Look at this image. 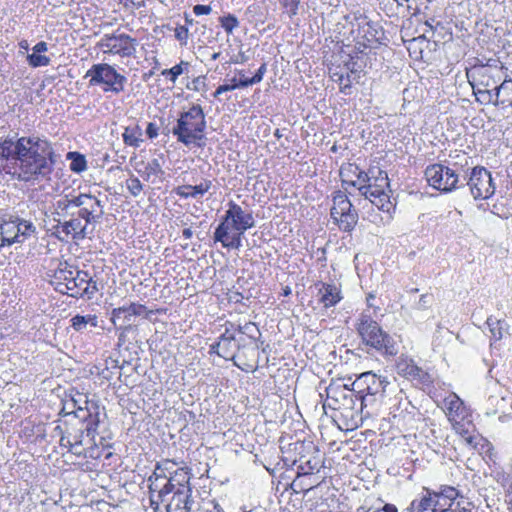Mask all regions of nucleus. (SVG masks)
I'll list each match as a JSON object with an SVG mask.
<instances>
[{"label": "nucleus", "instance_id": "obj_1", "mask_svg": "<svg viewBox=\"0 0 512 512\" xmlns=\"http://www.w3.org/2000/svg\"><path fill=\"white\" fill-rule=\"evenodd\" d=\"M58 157L53 144L45 137L0 138V159L14 161V175L23 182L35 184L50 180Z\"/></svg>", "mask_w": 512, "mask_h": 512}, {"label": "nucleus", "instance_id": "obj_2", "mask_svg": "<svg viewBox=\"0 0 512 512\" xmlns=\"http://www.w3.org/2000/svg\"><path fill=\"white\" fill-rule=\"evenodd\" d=\"M342 186L355 187L364 200H369L379 210L390 213L393 204L386 189L389 188L387 172L379 167H370L367 171L361 170L356 164L348 163L340 168Z\"/></svg>", "mask_w": 512, "mask_h": 512}, {"label": "nucleus", "instance_id": "obj_3", "mask_svg": "<svg viewBox=\"0 0 512 512\" xmlns=\"http://www.w3.org/2000/svg\"><path fill=\"white\" fill-rule=\"evenodd\" d=\"M149 477L150 504L155 512H190L194 503L189 478Z\"/></svg>", "mask_w": 512, "mask_h": 512}, {"label": "nucleus", "instance_id": "obj_4", "mask_svg": "<svg viewBox=\"0 0 512 512\" xmlns=\"http://www.w3.org/2000/svg\"><path fill=\"white\" fill-rule=\"evenodd\" d=\"M47 275L56 291L70 297L92 299L98 291L97 282L87 271L79 270L67 261L57 260L56 267Z\"/></svg>", "mask_w": 512, "mask_h": 512}, {"label": "nucleus", "instance_id": "obj_5", "mask_svg": "<svg viewBox=\"0 0 512 512\" xmlns=\"http://www.w3.org/2000/svg\"><path fill=\"white\" fill-rule=\"evenodd\" d=\"M504 69L500 61L490 60L487 64L474 65L467 70V79L477 102L484 105L494 102V92L503 78Z\"/></svg>", "mask_w": 512, "mask_h": 512}, {"label": "nucleus", "instance_id": "obj_6", "mask_svg": "<svg viewBox=\"0 0 512 512\" xmlns=\"http://www.w3.org/2000/svg\"><path fill=\"white\" fill-rule=\"evenodd\" d=\"M205 129L206 119L204 111L200 105L193 104L188 111L180 113L172 133L177 137V141L185 146L196 144L201 147L204 145Z\"/></svg>", "mask_w": 512, "mask_h": 512}, {"label": "nucleus", "instance_id": "obj_7", "mask_svg": "<svg viewBox=\"0 0 512 512\" xmlns=\"http://www.w3.org/2000/svg\"><path fill=\"white\" fill-rule=\"evenodd\" d=\"M357 331L365 345L389 356H394L398 353L396 342L370 316L361 315Z\"/></svg>", "mask_w": 512, "mask_h": 512}, {"label": "nucleus", "instance_id": "obj_8", "mask_svg": "<svg viewBox=\"0 0 512 512\" xmlns=\"http://www.w3.org/2000/svg\"><path fill=\"white\" fill-rule=\"evenodd\" d=\"M76 206H84L94 214L95 220L99 223L104 215L103 203L97 197L86 194H65L60 197L54 204V214L58 217L67 218V216L73 214V210Z\"/></svg>", "mask_w": 512, "mask_h": 512}, {"label": "nucleus", "instance_id": "obj_9", "mask_svg": "<svg viewBox=\"0 0 512 512\" xmlns=\"http://www.w3.org/2000/svg\"><path fill=\"white\" fill-rule=\"evenodd\" d=\"M67 405L72 406L75 419L87 422V436L94 438L100 424V407L97 401L88 399L84 393L76 392Z\"/></svg>", "mask_w": 512, "mask_h": 512}, {"label": "nucleus", "instance_id": "obj_10", "mask_svg": "<svg viewBox=\"0 0 512 512\" xmlns=\"http://www.w3.org/2000/svg\"><path fill=\"white\" fill-rule=\"evenodd\" d=\"M85 78H90V86L105 85L103 91L114 94L121 93L127 82V78L124 75L118 73L113 66L107 63L92 65L86 72Z\"/></svg>", "mask_w": 512, "mask_h": 512}, {"label": "nucleus", "instance_id": "obj_11", "mask_svg": "<svg viewBox=\"0 0 512 512\" xmlns=\"http://www.w3.org/2000/svg\"><path fill=\"white\" fill-rule=\"evenodd\" d=\"M358 401L359 399L354 387L349 389L345 384L331 383L326 388L324 407L343 411L346 417H353V411Z\"/></svg>", "mask_w": 512, "mask_h": 512}, {"label": "nucleus", "instance_id": "obj_12", "mask_svg": "<svg viewBox=\"0 0 512 512\" xmlns=\"http://www.w3.org/2000/svg\"><path fill=\"white\" fill-rule=\"evenodd\" d=\"M388 382L381 379L372 372L362 373L352 384L360 402V409L363 410L369 404L376 401V397H383L385 386Z\"/></svg>", "mask_w": 512, "mask_h": 512}, {"label": "nucleus", "instance_id": "obj_13", "mask_svg": "<svg viewBox=\"0 0 512 512\" xmlns=\"http://www.w3.org/2000/svg\"><path fill=\"white\" fill-rule=\"evenodd\" d=\"M330 214L340 230L345 232H351L358 222L357 211L353 209L352 203L342 191L334 193Z\"/></svg>", "mask_w": 512, "mask_h": 512}, {"label": "nucleus", "instance_id": "obj_14", "mask_svg": "<svg viewBox=\"0 0 512 512\" xmlns=\"http://www.w3.org/2000/svg\"><path fill=\"white\" fill-rule=\"evenodd\" d=\"M138 41L125 33L104 34L96 47L103 53L119 55L122 58L134 57Z\"/></svg>", "mask_w": 512, "mask_h": 512}, {"label": "nucleus", "instance_id": "obj_15", "mask_svg": "<svg viewBox=\"0 0 512 512\" xmlns=\"http://www.w3.org/2000/svg\"><path fill=\"white\" fill-rule=\"evenodd\" d=\"M425 178L431 187L442 192H451L460 187L458 186L459 175L455 170L440 163L427 166Z\"/></svg>", "mask_w": 512, "mask_h": 512}, {"label": "nucleus", "instance_id": "obj_16", "mask_svg": "<svg viewBox=\"0 0 512 512\" xmlns=\"http://www.w3.org/2000/svg\"><path fill=\"white\" fill-rule=\"evenodd\" d=\"M466 185L475 200L489 199L494 195L496 189L490 171L482 166L471 169Z\"/></svg>", "mask_w": 512, "mask_h": 512}, {"label": "nucleus", "instance_id": "obj_17", "mask_svg": "<svg viewBox=\"0 0 512 512\" xmlns=\"http://www.w3.org/2000/svg\"><path fill=\"white\" fill-rule=\"evenodd\" d=\"M55 221L57 224L54 226V234L61 241H67L69 238L75 241L83 240L88 234L87 224L76 216L75 210L67 218L59 217Z\"/></svg>", "mask_w": 512, "mask_h": 512}, {"label": "nucleus", "instance_id": "obj_18", "mask_svg": "<svg viewBox=\"0 0 512 512\" xmlns=\"http://www.w3.org/2000/svg\"><path fill=\"white\" fill-rule=\"evenodd\" d=\"M443 409L457 433L462 435L468 433L467 426L471 425L470 421H465L468 411L463 401L455 393H451L443 400Z\"/></svg>", "mask_w": 512, "mask_h": 512}, {"label": "nucleus", "instance_id": "obj_19", "mask_svg": "<svg viewBox=\"0 0 512 512\" xmlns=\"http://www.w3.org/2000/svg\"><path fill=\"white\" fill-rule=\"evenodd\" d=\"M220 223L226 224L227 227L233 230L247 231L254 227L255 220L251 212L244 211L241 206L230 201L228 203V210L225 212Z\"/></svg>", "mask_w": 512, "mask_h": 512}, {"label": "nucleus", "instance_id": "obj_20", "mask_svg": "<svg viewBox=\"0 0 512 512\" xmlns=\"http://www.w3.org/2000/svg\"><path fill=\"white\" fill-rule=\"evenodd\" d=\"M496 391L494 394H491L487 399V405L490 409V413H503L499 417L501 422H505L510 418L506 411L508 407L512 410V394L505 388L499 386L497 383L495 384Z\"/></svg>", "mask_w": 512, "mask_h": 512}, {"label": "nucleus", "instance_id": "obj_21", "mask_svg": "<svg viewBox=\"0 0 512 512\" xmlns=\"http://www.w3.org/2000/svg\"><path fill=\"white\" fill-rule=\"evenodd\" d=\"M396 371L400 376L410 380L427 384L431 381L430 375L408 357L401 356L396 362Z\"/></svg>", "mask_w": 512, "mask_h": 512}, {"label": "nucleus", "instance_id": "obj_22", "mask_svg": "<svg viewBox=\"0 0 512 512\" xmlns=\"http://www.w3.org/2000/svg\"><path fill=\"white\" fill-rule=\"evenodd\" d=\"M63 428L64 432L67 433V438L72 440V443L74 444V454L81 455L84 434H87V422H83L82 420L75 419L73 417L72 421L64 422Z\"/></svg>", "mask_w": 512, "mask_h": 512}, {"label": "nucleus", "instance_id": "obj_23", "mask_svg": "<svg viewBox=\"0 0 512 512\" xmlns=\"http://www.w3.org/2000/svg\"><path fill=\"white\" fill-rule=\"evenodd\" d=\"M238 349L239 344L236 342L235 336L229 334L228 330L220 336L218 342L210 346V352L216 353L226 360H233Z\"/></svg>", "mask_w": 512, "mask_h": 512}, {"label": "nucleus", "instance_id": "obj_24", "mask_svg": "<svg viewBox=\"0 0 512 512\" xmlns=\"http://www.w3.org/2000/svg\"><path fill=\"white\" fill-rule=\"evenodd\" d=\"M230 227L226 224L220 223L214 232V240L221 242L222 246L229 249H239L242 246V236L245 231L234 230L230 233Z\"/></svg>", "mask_w": 512, "mask_h": 512}, {"label": "nucleus", "instance_id": "obj_25", "mask_svg": "<svg viewBox=\"0 0 512 512\" xmlns=\"http://www.w3.org/2000/svg\"><path fill=\"white\" fill-rule=\"evenodd\" d=\"M315 286L318 287L319 302L324 308L335 306L343 298L340 287L334 283L320 282Z\"/></svg>", "mask_w": 512, "mask_h": 512}, {"label": "nucleus", "instance_id": "obj_26", "mask_svg": "<svg viewBox=\"0 0 512 512\" xmlns=\"http://www.w3.org/2000/svg\"><path fill=\"white\" fill-rule=\"evenodd\" d=\"M357 20V37L362 38L368 43H373L379 40L380 30L377 23L372 22L366 16H360Z\"/></svg>", "mask_w": 512, "mask_h": 512}, {"label": "nucleus", "instance_id": "obj_27", "mask_svg": "<svg viewBox=\"0 0 512 512\" xmlns=\"http://www.w3.org/2000/svg\"><path fill=\"white\" fill-rule=\"evenodd\" d=\"M17 221H8L0 224V249L15 243H22L20 239Z\"/></svg>", "mask_w": 512, "mask_h": 512}, {"label": "nucleus", "instance_id": "obj_28", "mask_svg": "<svg viewBox=\"0 0 512 512\" xmlns=\"http://www.w3.org/2000/svg\"><path fill=\"white\" fill-rule=\"evenodd\" d=\"M212 186V182L210 180H203L200 184L192 186V185H182L175 189V193L182 198H197L198 196L204 195Z\"/></svg>", "mask_w": 512, "mask_h": 512}, {"label": "nucleus", "instance_id": "obj_29", "mask_svg": "<svg viewBox=\"0 0 512 512\" xmlns=\"http://www.w3.org/2000/svg\"><path fill=\"white\" fill-rule=\"evenodd\" d=\"M130 310L131 304L114 308L111 311V322L114 324V326L120 324L125 329L130 328L132 322L134 321L133 314Z\"/></svg>", "mask_w": 512, "mask_h": 512}, {"label": "nucleus", "instance_id": "obj_30", "mask_svg": "<svg viewBox=\"0 0 512 512\" xmlns=\"http://www.w3.org/2000/svg\"><path fill=\"white\" fill-rule=\"evenodd\" d=\"M163 158H164L163 155H161L159 158H153L152 160H150L147 163H145V162L141 163L144 167V170L143 171L138 170V172L141 173L144 180L149 181L151 179V177H153V176L159 177L164 174V171L162 169V161H161V160H163Z\"/></svg>", "mask_w": 512, "mask_h": 512}, {"label": "nucleus", "instance_id": "obj_31", "mask_svg": "<svg viewBox=\"0 0 512 512\" xmlns=\"http://www.w3.org/2000/svg\"><path fill=\"white\" fill-rule=\"evenodd\" d=\"M434 498H444L450 501L449 507L457 498H463V493L459 489L450 485H441L438 491H431Z\"/></svg>", "mask_w": 512, "mask_h": 512}, {"label": "nucleus", "instance_id": "obj_32", "mask_svg": "<svg viewBox=\"0 0 512 512\" xmlns=\"http://www.w3.org/2000/svg\"><path fill=\"white\" fill-rule=\"evenodd\" d=\"M491 336L494 340H501L505 333L508 332L509 325L504 320H498L489 317L486 321Z\"/></svg>", "mask_w": 512, "mask_h": 512}, {"label": "nucleus", "instance_id": "obj_33", "mask_svg": "<svg viewBox=\"0 0 512 512\" xmlns=\"http://www.w3.org/2000/svg\"><path fill=\"white\" fill-rule=\"evenodd\" d=\"M123 141L126 145L137 148L140 146L142 140V129L135 125L133 127H126L122 134Z\"/></svg>", "mask_w": 512, "mask_h": 512}, {"label": "nucleus", "instance_id": "obj_34", "mask_svg": "<svg viewBox=\"0 0 512 512\" xmlns=\"http://www.w3.org/2000/svg\"><path fill=\"white\" fill-rule=\"evenodd\" d=\"M97 327L98 326V318L96 315H75L71 319V326L76 331H83L87 328V326Z\"/></svg>", "mask_w": 512, "mask_h": 512}, {"label": "nucleus", "instance_id": "obj_35", "mask_svg": "<svg viewBox=\"0 0 512 512\" xmlns=\"http://www.w3.org/2000/svg\"><path fill=\"white\" fill-rule=\"evenodd\" d=\"M68 158L71 159L70 169L73 172L80 173L87 169L85 157L78 152H69Z\"/></svg>", "mask_w": 512, "mask_h": 512}, {"label": "nucleus", "instance_id": "obj_36", "mask_svg": "<svg viewBox=\"0 0 512 512\" xmlns=\"http://www.w3.org/2000/svg\"><path fill=\"white\" fill-rule=\"evenodd\" d=\"M501 94L507 96L512 94V79H508L507 76H505L500 85H497L494 92V102L491 104L497 106L499 104V97Z\"/></svg>", "mask_w": 512, "mask_h": 512}, {"label": "nucleus", "instance_id": "obj_37", "mask_svg": "<svg viewBox=\"0 0 512 512\" xmlns=\"http://www.w3.org/2000/svg\"><path fill=\"white\" fill-rule=\"evenodd\" d=\"M189 63L186 61H181L179 64L173 66L170 69H164L161 74L163 76H170V80L175 83L178 76H180L183 73V66H188Z\"/></svg>", "mask_w": 512, "mask_h": 512}, {"label": "nucleus", "instance_id": "obj_38", "mask_svg": "<svg viewBox=\"0 0 512 512\" xmlns=\"http://www.w3.org/2000/svg\"><path fill=\"white\" fill-rule=\"evenodd\" d=\"M220 23L227 34H231L235 28L239 26V21L236 16L228 14L220 18Z\"/></svg>", "mask_w": 512, "mask_h": 512}, {"label": "nucleus", "instance_id": "obj_39", "mask_svg": "<svg viewBox=\"0 0 512 512\" xmlns=\"http://www.w3.org/2000/svg\"><path fill=\"white\" fill-rule=\"evenodd\" d=\"M27 61L30 66L36 68L49 65L50 58L45 55H40L38 53H32L27 56Z\"/></svg>", "mask_w": 512, "mask_h": 512}, {"label": "nucleus", "instance_id": "obj_40", "mask_svg": "<svg viewBox=\"0 0 512 512\" xmlns=\"http://www.w3.org/2000/svg\"><path fill=\"white\" fill-rule=\"evenodd\" d=\"M17 226L20 230L18 235L20 236V239H22V242H24V240L35 231L34 225L29 221H17Z\"/></svg>", "mask_w": 512, "mask_h": 512}, {"label": "nucleus", "instance_id": "obj_41", "mask_svg": "<svg viewBox=\"0 0 512 512\" xmlns=\"http://www.w3.org/2000/svg\"><path fill=\"white\" fill-rule=\"evenodd\" d=\"M126 186L128 191L134 196L137 197L143 190V184L137 177H131L126 181Z\"/></svg>", "mask_w": 512, "mask_h": 512}, {"label": "nucleus", "instance_id": "obj_42", "mask_svg": "<svg viewBox=\"0 0 512 512\" xmlns=\"http://www.w3.org/2000/svg\"><path fill=\"white\" fill-rule=\"evenodd\" d=\"M238 331L247 335L251 339H256V335L260 334L259 329L253 322H247L244 325H238Z\"/></svg>", "mask_w": 512, "mask_h": 512}, {"label": "nucleus", "instance_id": "obj_43", "mask_svg": "<svg viewBox=\"0 0 512 512\" xmlns=\"http://www.w3.org/2000/svg\"><path fill=\"white\" fill-rule=\"evenodd\" d=\"M278 1L281 4V6L287 10V13L290 18L297 15L299 5H300V0H278Z\"/></svg>", "mask_w": 512, "mask_h": 512}, {"label": "nucleus", "instance_id": "obj_44", "mask_svg": "<svg viewBox=\"0 0 512 512\" xmlns=\"http://www.w3.org/2000/svg\"><path fill=\"white\" fill-rule=\"evenodd\" d=\"M76 208H78L76 216L79 217V219L82 220L84 224H87L88 226L91 223H98L94 218V214H91V211H88L86 207L76 206Z\"/></svg>", "mask_w": 512, "mask_h": 512}, {"label": "nucleus", "instance_id": "obj_45", "mask_svg": "<svg viewBox=\"0 0 512 512\" xmlns=\"http://www.w3.org/2000/svg\"><path fill=\"white\" fill-rule=\"evenodd\" d=\"M175 464H176L175 462L170 461V460H165V461H164V462H162V463H158V464L156 465V468H155V470H154L153 474H152L150 477H152V479H153V480H155V479H156V474H155V473H156V471H157V472H158V477H160V476H161V477H165L166 479H168V477L165 475V473H164V472H165V470H169L170 468H172L173 466H175ZM170 478H171V477H169V479H170Z\"/></svg>", "mask_w": 512, "mask_h": 512}, {"label": "nucleus", "instance_id": "obj_46", "mask_svg": "<svg viewBox=\"0 0 512 512\" xmlns=\"http://www.w3.org/2000/svg\"><path fill=\"white\" fill-rule=\"evenodd\" d=\"M131 304V312L133 314V318L136 316H141L143 318L148 319L152 311L148 310L147 307L143 304L139 303H130Z\"/></svg>", "mask_w": 512, "mask_h": 512}, {"label": "nucleus", "instance_id": "obj_47", "mask_svg": "<svg viewBox=\"0 0 512 512\" xmlns=\"http://www.w3.org/2000/svg\"><path fill=\"white\" fill-rule=\"evenodd\" d=\"M434 301L433 294H423L420 296L419 301L416 303L415 308L417 310H427L431 307L432 303Z\"/></svg>", "mask_w": 512, "mask_h": 512}, {"label": "nucleus", "instance_id": "obj_48", "mask_svg": "<svg viewBox=\"0 0 512 512\" xmlns=\"http://www.w3.org/2000/svg\"><path fill=\"white\" fill-rule=\"evenodd\" d=\"M55 431L59 432V434H60V445L68 448L69 451H72L74 453V444L72 443V440L67 438V433L64 432V428L62 426L58 425L55 428Z\"/></svg>", "mask_w": 512, "mask_h": 512}, {"label": "nucleus", "instance_id": "obj_49", "mask_svg": "<svg viewBox=\"0 0 512 512\" xmlns=\"http://www.w3.org/2000/svg\"><path fill=\"white\" fill-rule=\"evenodd\" d=\"M345 78L346 82L344 86H341V92L346 95H349L352 81L356 79V72L353 69H350V72L345 74Z\"/></svg>", "mask_w": 512, "mask_h": 512}, {"label": "nucleus", "instance_id": "obj_50", "mask_svg": "<svg viewBox=\"0 0 512 512\" xmlns=\"http://www.w3.org/2000/svg\"><path fill=\"white\" fill-rule=\"evenodd\" d=\"M235 89H238L236 85V77L231 79V84H223L220 85L214 92L213 96L218 97L220 94L228 91H233Z\"/></svg>", "mask_w": 512, "mask_h": 512}, {"label": "nucleus", "instance_id": "obj_51", "mask_svg": "<svg viewBox=\"0 0 512 512\" xmlns=\"http://www.w3.org/2000/svg\"><path fill=\"white\" fill-rule=\"evenodd\" d=\"M238 74L241 76L239 80L236 78V85L238 88H245L256 84L253 77L246 78L242 70L238 71Z\"/></svg>", "mask_w": 512, "mask_h": 512}, {"label": "nucleus", "instance_id": "obj_52", "mask_svg": "<svg viewBox=\"0 0 512 512\" xmlns=\"http://www.w3.org/2000/svg\"><path fill=\"white\" fill-rule=\"evenodd\" d=\"M212 11L209 5L197 4L193 7V12L196 16L208 15Z\"/></svg>", "mask_w": 512, "mask_h": 512}, {"label": "nucleus", "instance_id": "obj_53", "mask_svg": "<svg viewBox=\"0 0 512 512\" xmlns=\"http://www.w3.org/2000/svg\"><path fill=\"white\" fill-rule=\"evenodd\" d=\"M175 37L177 40L186 44L188 38V29L184 26H180L175 30Z\"/></svg>", "mask_w": 512, "mask_h": 512}, {"label": "nucleus", "instance_id": "obj_54", "mask_svg": "<svg viewBox=\"0 0 512 512\" xmlns=\"http://www.w3.org/2000/svg\"><path fill=\"white\" fill-rule=\"evenodd\" d=\"M146 134L150 139L158 136V127L155 123L149 122L146 128Z\"/></svg>", "mask_w": 512, "mask_h": 512}, {"label": "nucleus", "instance_id": "obj_55", "mask_svg": "<svg viewBox=\"0 0 512 512\" xmlns=\"http://www.w3.org/2000/svg\"><path fill=\"white\" fill-rule=\"evenodd\" d=\"M267 71L266 63H263L259 69L256 71L255 75L253 76L254 81L257 83H260L263 80L264 74Z\"/></svg>", "mask_w": 512, "mask_h": 512}, {"label": "nucleus", "instance_id": "obj_56", "mask_svg": "<svg viewBox=\"0 0 512 512\" xmlns=\"http://www.w3.org/2000/svg\"><path fill=\"white\" fill-rule=\"evenodd\" d=\"M331 79L339 84V87L344 86L346 82L345 74L340 72H332L330 75Z\"/></svg>", "mask_w": 512, "mask_h": 512}, {"label": "nucleus", "instance_id": "obj_57", "mask_svg": "<svg viewBox=\"0 0 512 512\" xmlns=\"http://www.w3.org/2000/svg\"><path fill=\"white\" fill-rule=\"evenodd\" d=\"M299 469L302 470L303 474H311L314 469H317V464L312 465L311 460H308L304 465H300Z\"/></svg>", "mask_w": 512, "mask_h": 512}, {"label": "nucleus", "instance_id": "obj_58", "mask_svg": "<svg viewBox=\"0 0 512 512\" xmlns=\"http://www.w3.org/2000/svg\"><path fill=\"white\" fill-rule=\"evenodd\" d=\"M48 49V46H47V43L44 42V41H40L38 42L33 48H32V51L33 53H43V52H46Z\"/></svg>", "mask_w": 512, "mask_h": 512}, {"label": "nucleus", "instance_id": "obj_59", "mask_svg": "<svg viewBox=\"0 0 512 512\" xmlns=\"http://www.w3.org/2000/svg\"><path fill=\"white\" fill-rule=\"evenodd\" d=\"M248 60V56L244 52H239L238 55L231 59L232 63L243 64Z\"/></svg>", "mask_w": 512, "mask_h": 512}, {"label": "nucleus", "instance_id": "obj_60", "mask_svg": "<svg viewBox=\"0 0 512 512\" xmlns=\"http://www.w3.org/2000/svg\"><path fill=\"white\" fill-rule=\"evenodd\" d=\"M380 512H398L397 507L394 504H385L382 509H379Z\"/></svg>", "mask_w": 512, "mask_h": 512}, {"label": "nucleus", "instance_id": "obj_61", "mask_svg": "<svg viewBox=\"0 0 512 512\" xmlns=\"http://www.w3.org/2000/svg\"><path fill=\"white\" fill-rule=\"evenodd\" d=\"M201 83V79L200 77H197L195 78L193 81H192V87L187 85V88L188 89H193L195 91H199V84Z\"/></svg>", "mask_w": 512, "mask_h": 512}, {"label": "nucleus", "instance_id": "obj_62", "mask_svg": "<svg viewBox=\"0 0 512 512\" xmlns=\"http://www.w3.org/2000/svg\"><path fill=\"white\" fill-rule=\"evenodd\" d=\"M183 237L185 239H190L193 236V231L191 228H185L182 232Z\"/></svg>", "mask_w": 512, "mask_h": 512}, {"label": "nucleus", "instance_id": "obj_63", "mask_svg": "<svg viewBox=\"0 0 512 512\" xmlns=\"http://www.w3.org/2000/svg\"><path fill=\"white\" fill-rule=\"evenodd\" d=\"M242 298V295L237 292L233 293V295L230 296V300H233L235 302H240Z\"/></svg>", "mask_w": 512, "mask_h": 512}, {"label": "nucleus", "instance_id": "obj_64", "mask_svg": "<svg viewBox=\"0 0 512 512\" xmlns=\"http://www.w3.org/2000/svg\"><path fill=\"white\" fill-rule=\"evenodd\" d=\"M357 512H380V510L379 509H372V508H369V509L365 510L364 507H360L357 510Z\"/></svg>", "mask_w": 512, "mask_h": 512}]
</instances>
